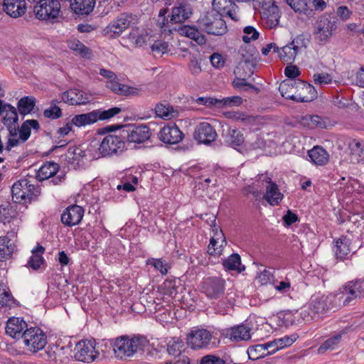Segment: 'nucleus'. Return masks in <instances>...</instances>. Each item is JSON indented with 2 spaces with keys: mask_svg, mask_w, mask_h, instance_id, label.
I'll use <instances>...</instances> for the list:
<instances>
[{
  "mask_svg": "<svg viewBox=\"0 0 364 364\" xmlns=\"http://www.w3.org/2000/svg\"><path fill=\"white\" fill-rule=\"evenodd\" d=\"M114 356L126 360L142 353L149 344V340L142 335H123L109 341Z\"/></svg>",
  "mask_w": 364,
  "mask_h": 364,
  "instance_id": "obj_1",
  "label": "nucleus"
},
{
  "mask_svg": "<svg viewBox=\"0 0 364 364\" xmlns=\"http://www.w3.org/2000/svg\"><path fill=\"white\" fill-rule=\"evenodd\" d=\"M245 35L242 36V41L245 43H250L252 40L255 41L259 38V32L253 26H246L244 28Z\"/></svg>",
  "mask_w": 364,
  "mask_h": 364,
  "instance_id": "obj_58",
  "label": "nucleus"
},
{
  "mask_svg": "<svg viewBox=\"0 0 364 364\" xmlns=\"http://www.w3.org/2000/svg\"><path fill=\"white\" fill-rule=\"evenodd\" d=\"M242 102V99L239 96H232L218 99V108H223L232 106H238Z\"/></svg>",
  "mask_w": 364,
  "mask_h": 364,
  "instance_id": "obj_53",
  "label": "nucleus"
},
{
  "mask_svg": "<svg viewBox=\"0 0 364 364\" xmlns=\"http://www.w3.org/2000/svg\"><path fill=\"white\" fill-rule=\"evenodd\" d=\"M299 338L298 335L293 333L289 336H284L282 338L275 339L277 343H278L279 349L290 346L292 345Z\"/></svg>",
  "mask_w": 364,
  "mask_h": 364,
  "instance_id": "obj_56",
  "label": "nucleus"
},
{
  "mask_svg": "<svg viewBox=\"0 0 364 364\" xmlns=\"http://www.w3.org/2000/svg\"><path fill=\"white\" fill-rule=\"evenodd\" d=\"M225 281L219 277H210L203 279L200 291L210 299L220 298L225 291Z\"/></svg>",
  "mask_w": 364,
  "mask_h": 364,
  "instance_id": "obj_12",
  "label": "nucleus"
},
{
  "mask_svg": "<svg viewBox=\"0 0 364 364\" xmlns=\"http://www.w3.org/2000/svg\"><path fill=\"white\" fill-rule=\"evenodd\" d=\"M332 295H314L311 298L309 309L319 317L326 314L332 306Z\"/></svg>",
  "mask_w": 364,
  "mask_h": 364,
  "instance_id": "obj_17",
  "label": "nucleus"
},
{
  "mask_svg": "<svg viewBox=\"0 0 364 364\" xmlns=\"http://www.w3.org/2000/svg\"><path fill=\"white\" fill-rule=\"evenodd\" d=\"M332 78L327 73H317L314 75V81L316 85H327L331 82Z\"/></svg>",
  "mask_w": 364,
  "mask_h": 364,
  "instance_id": "obj_62",
  "label": "nucleus"
},
{
  "mask_svg": "<svg viewBox=\"0 0 364 364\" xmlns=\"http://www.w3.org/2000/svg\"><path fill=\"white\" fill-rule=\"evenodd\" d=\"M95 347L96 341L94 339L80 341L74 348L75 359L87 363L94 362L100 355Z\"/></svg>",
  "mask_w": 364,
  "mask_h": 364,
  "instance_id": "obj_10",
  "label": "nucleus"
},
{
  "mask_svg": "<svg viewBox=\"0 0 364 364\" xmlns=\"http://www.w3.org/2000/svg\"><path fill=\"white\" fill-rule=\"evenodd\" d=\"M95 0H70V9L78 15H87L95 7Z\"/></svg>",
  "mask_w": 364,
  "mask_h": 364,
  "instance_id": "obj_29",
  "label": "nucleus"
},
{
  "mask_svg": "<svg viewBox=\"0 0 364 364\" xmlns=\"http://www.w3.org/2000/svg\"><path fill=\"white\" fill-rule=\"evenodd\" d=\"M212 65L215 68H221L225 65V58L221 54L215 53L210 57Z\"/></svg>",
  "mask_w": 364,
  "mask_h": 364,
  "instance_id": "obj_64",
  "label": "nucleus"
},
{
  "mask_svg": "<svg viewBox=\"0 0 364 364\" xmlns=\"http://www.w3.org/2000/svg\"><path fill=\"white\" fill-rule=\"evenodd\" d=\"M164 294L170 297L175 298L178 291L176 286L171 281H166L163 284Z\"/></svg>",
  "mask_w": 364,
  "mask_h": 364,
  "instance_id": "obj_61",
  "label": "nucleus"
},
{
  "mask_svg": "<svg viewBox=\"0 0 364 364\" xmlns=\"http://www.w3.org/2000/svg\"><path fill=\"white\" fill-rule=\"evenodd\" d=\"M195 102L200 105H204L208 108H218V99L210 97H200L195 100Z\"/></svg>",
  "mask_w": 364,
  "mask_h": 364,
  "instance_id": "obj_57",
  "label": "nucleus"
},
{
  "mask_svg": "<svg viewBox=\"0 0 364 364\" xmlns=\"http://www.w3.org/2000/svg\"><path fill=\"white\" fill-rule=\"evenodd\" d=\"M4 11L12 18L23 16L26 11L25 0H4Z\"/></svg>",
  "mask_w": 364,
  "mask_h": 364,
  "instance_id": "obj_27",
  "label": "nucleus"
},
{
  "mask_svg": "<svg viewBox=\"0 0 364 364\" xmlns=\"http://www.w3.org/2000/svg\"><path fill=\"white\" fill-rule=\"evenodd\" d=\"M107 87L119 95H127L129 94V87L125 85L119 83L116 81L115 79L108 81L107 82Z\"/></svg>",
  "mask_w": 364,
  "mask_h": 364,
  "instance_id": "obj_49",
  "label": "nucleus"
},
{
  "mask_svg": "<svg viewBox=\"0 0 364 364\" xmlns=\"http://www.w3.org/2000/svg\"><path fill=\"white\" fill-rule=\"evenodd\" d=\"M97 121L95 110L85 114H77L72 118V124L77 127L90 125Z\"/></svg>",
  "mask_w": 364,
  "mask_h": 364,
  "instance_id": "obj_33",
  "label": "nucleus"
},
{
  "mask_svg": "<svg viewBox=\"0 0 364 364\" xmlns=\"http://www.w3.org/2000/svg\"><path fill=\"white\" fill-rule=\"evenodd\" d=\"M61 100H58L57 99L52 100L50 103V107L46 109L43 111V116L46 118L50 119H57L61 117L62 116V110L57 105L58 103L61 102Z\"/></svg>",
  "mask_w": 364,
  "mask_h": 364,
  "instance_id": "obj_44",
  "label": "nucleus"
},
{
  "mask_svg": "<svg viewBox=\"0 0 364 364\" xmlns=\"http://www.w3.org/2000/svg\"><path fill=\"white\" fill-rule=\"evenodd\" d=\"M336 28V20L334 16L323 15L316 22L315 33L321 43H325Z\"/></svg>",
  "mask_w": 364,
  "mask_h": 364,
  "instance_id": "obj_14",
  "label": "nucleus"
},
{
  "mask_svg": "<svg viewBox=\"0 0 364 364\" xmlns=\"http://www.w3.org/2000/svg\"><path fill=\"white\" fill-rule=\"evenodd\" d=\"M23 342L27 350L36 353L44 348L47 344V336L39 327L31 326L26 328L23 333Z\"/></svg>",
  "mask_w": 364,
  "mask_h": 364,
  "instance_id": "obj_8",
  "label": "nucleus"
},
{
  "mask_svg": "<svg viewBox=\"0 0 364 364\" xmlns=\"http://www.w3.org/2000/svg\"><path fill=\"white\" fill-rule=\"evenodd\" d=\"M191 6L186 1L177 2L172 8L171 22V23H181L188 19L192 15Z\"/></svg>",
  "mask_w": 364,
  "mask_h": 364,
  "instance_id": "obj_24",
  "label": "nucleus"
},
{
  "mask_svg": "<svg viewBox=\"0 0 364 364\" xmlns=\"http://www.w3.org/2000/svg\"><path fill=\"white\" fill-rule=\"evenodd\" d=\"M31 129L36 132L40 129V124L36 119H27L19 127V136L21 142H26L31 136Z\"/></svg>",
  "mask_w": 364,
  "mask_h": 364,
  "instance_id": "obj_34",
  "label": "nucleus"
},
{
  "mask_svg": "<svg viewBox=\"0 0 364 364\" xmlns=\"http://www.w3.org/2000/svg\"><path fill=\"white\" fill-rule=\"evenodd\" d=\"M258 180L266 183L263 198L272 206L279 205L284 198V194L281 193L279 186L267 173L258 175Z\"/></svg>",
  "mask_w": 364,
  "mask_h": 364,
  "instance_id": "obj_13",
  "label": "nucleus"
},
{
  "mask_svg": "<svg viewBox=\"0 0 364 364\" xmlns=\"http://www.w3.org/2000/svg\"><path fill=\"white\" fill-rule=\"evenodd\" d=\"M248 357L250 360H256L268 355L266 352L264 344L252 346L247 349Z\"/></svg>",
  "mask_w": 364,
  "mask_h": 364,
  "instance_id": "obj_46",
  "label": "nucleus"
},
{
  "mask_svg": "<svg viewBox=\"0 0 364 364\" xmlns=\"http://www.w3.org/2000/svg\"><path fill=\"white\" fill-rule=\"evenodd\" d=\"M341 340V334H336L327 340L318 348L319 353H323L325 350L334 349Z\"/></svg>",
  "mask_w": 364,
  "mask_h": 364,
  "instance_id": "obj_50",
  "label": "nucleus"
},
{
  "mask_svg": "<svg viewBox=\"0 0 364 364\" xmlns=\"http://www.w3.org/2000/svg\"><path fill=\"white\" fill-rule=\"evenodd\" d=\"M151 51L163 55L168 51V43L163 41H156L151 46Z\"/></svg>",
  "mask_w": 364,
  "mask_h": 364,
  "instance_id": "obj_59",
  "label": "nucleus"
},
{
  "mask_svg": "<svg viewBox=\"0 0 364 364\" xmlns=\"http://www.w3.org/2000/svg\"><path fill=\"white\" fill-rule=\"evenodd\" d=\"M40 193V188L31 184L27 178L18 181L11 188L12 199L17 203H31L36 200Z\"/></svg>",
  "mask_w": 364,
  "mask_h": 364,
  "instance_id": "obj_5",
  "label": "nucleus"
},
{
  "mask_svg": "<svg viewBox=\"0 0 364 364\" xmlns=\"http://www.w3.org/2000/svg\"><path fill=\"white\" fill-rule=\"evenodd\" d=\"M125 136L114 134L105 136L98 146V156L107 157L122 153L125 146Z\"/></svg>",
  "mask_w": 364,
  "mask_h": 364,
  "instance_id": "obj_9",
  "label": "nucleus"
},
{
  "mask_svg": "<svg viewBox=\"0 0 364 364\" xmlns=\"http://www.w3.org/2000/svg\"><path fill=\"white\" fill-rule=\"evenodd\" d=\"M97 117V120H108L114 117L122 112L120 107H114L108 109H95Z\"/></svg>",
  "mask_w": 364,
  "mask_h": 364,
  "instance_id": "obj_47",
  "label": "nucleus"
},
{
  "mask_svg": "<svg viewBox=\"0 0 364 364\" xmlns=\"http://www.w3.org/2000/svg\"><path fill=\"white\" fill-rule=\"evenodd\" d=\"M154 110L156 117L165 120H170L179 117V110L174 108L166 101L157 103Z\"/></svg>",
  "mask_w": 364,
  "mask_h": 364,
  "instance_id": "obj_28",
  "label": "nucleus"
},
{
  "mask_svg": "<svg viewBox=\"0 0 364 364\" xmlns=\"http://www.w3.org/2000/svg\"><path fill=\"white\" fill-rule=\"evenodd\" d=\"M183 342L178 338H173L168 343L167 351L169 355L177 356L181 355Z\"/></svg>",
  "mask_w": 364,
  "mask_h": 364,
  "instance_id": "obj_52",
  "label": "nucleus"
},
{
  "mask_svg": "<svg viewBox=\"0 0 364 364\" xmlns=\"http://www.w3.org/2000/svg\"><path fill=\"white\" fill-rule=\"evenodd\" d=\"M213 11L223 16H228L235 21H239L237 12L238 6L232 0H213Z\"/></svg>",
  "mask_w": 364,
  "mask_h": 364,
  "instance_id": "obj_19",
  "label": "nucleus"
},
{
  "mask_svg": "<svg viewBox=\"0 0 364 364\" xmlns=\"http://www.w3.org/2000/svg\"><path fill=\"white\" fill-rule=\"evenodd\" d=\"M326 119L318 115H306L302 117L301 124L308 127L309 129H326L328 126Z\"/></svg>",
  "mask_w": 364,
  "mask_h": 364,
  "instance_id": "obj_37",
  "label": "nucleus"
},
{
  "mask_svg": "<svg viewBox=\"0 0 364 364\" xmlns=\"http://www.w3.org/2000/svg\"><path fill=\"white\" fill-rule=\"evenodd\" d=\"M222 264L225 270L237 271L240 273L245 269V267L241 264L240 256L237 253H233L223 259Z\"/></svg>",
  "mask_w": 364,
  "mask_h": 364,
  "instance_id": "obj_36",
  "label": "nucleus"
},
{
  "mask_svg": "<svg viewBox=\"0 0 364 364\" xmlns=\"http://www.w3.org/2000/svg\"><path fill=\"white\" fill-rule=\"evenodd\" d=\"M180 33L181 35H183L194 40L199 45H203L206 43L205 37L203 34H201L198 29L196 28L193 26H183L180 29Z\"/></svg>",
  "mask_w": 364,
  "mask_h": 364,
  "instance_id": "obj_42",
  "label": "nucleus"
},
{
  "mask_svg": "<svg viewBox=\"0 0 364 364\" xmlns=\"http://www.w3.org/2000/svg\"><path fill=\"white\" fill-rule=\"evenodd\" d=\"M14 298L11 294L0 284V308L10 306L13 303Z\"/></svg>",
  "mask_w": 364,
  "mask_h": 364,
  "instance_id": "obj_54",
  "label": "nucleus"
},
{
  "mask_svg": "<svg viewBox=\"0 0 364 364\" xmlns=\"http://www.w3.org/2000/svg\"><path fill=\"white\" fill-rule=\"evenodd\" d=\"M8 109L6 114L3 118V123L5 126L16 124L18 120L16 109L11 105H7Z\"/></svg>",
  "mask_w": 364,
  "mask_h": 364,
  "instance_id": "obj_48",
  "label": "nucleus"
},
{
  "mask_svg": "<svg viewBox=\"0 0 364 364\" xmlns=\"http://www.w3.org/2000/svg\"><path fill=\"white\" fill-rule=\"evenodd\" d=\"M85 210L77 205L67 207L61 215V222L68 227H73L80 223L84 216Z\"/></svg>",
  "mask_w": 364,
  "mask_h": 364,
  "instance_id": "obj_20",
  "label": "nucleus"
},
{
  "mask_svg": "<svg viewBox=\"0 0 364 364\" xmlns=\"http://www.w3.org/2000/svg\"><path fill=\"white\" fill-rule=\"evenodd\" d=\"M85 156V151L77 146L70 147L65 154L66 160L71 164L80 165Z\"/></svg>",
  "mask_w": 364,
  "mask_h": 364,
  "instance_id": "obj_41",
  "label": "nucleus"
},
{
  "mask_svg": "<svg viewBox=\"0 0 364 364\" xmlns=\"http://www.w3.org/2000/svg\"><path fill=\"white\" fill-rule=\"evenodd\" d=\"M309 41L304 36L299 35L295 37L289 43L279 48L275 43H269L274 53H277L279 59L284 63H293L296 57L304 52L308 45Z\"/></svg>",
  "mask_w": 364,
  "mask_h": 364,
  "instance_id": "obj_2",
  "label": "nucleus"
},
{
  "mask_svg": "<svg viewBox=\"0 0 364 364\" xmlns=\"http://www.w3.org/2000/svg\"><path fill=\"white\" fill-rule=\"evenodd\" d=\"M350 160L356 164L364 159V145L357 139H353L348 144Z\"/></svg>",
  "mask_w": 364,
  "mask_h": 364,
  "instance_id": "obj_35",
  "label": "nucleus"
},
{
  "mask_svg": "<svg viewBox=\"0 0 364 364\" xmlns=\"http://www.w3.org/2000/svg\"><path fill=\"white\" fill-rule=\"evenodd\" d=\"M59 170V165L53 161L44 163L37 171L36 178L38 181H44L54 176Z\"/></svg>",
  "mask_w": 364,
  "mask_h": 364,
  "instance_id": "obj_30",
  "label": "nucleus"
},
{
  "mask_svg": "<svg viewBox=\"0 0 364 364\" xmlns=\"http://www.w3.org/2000/svg\"><path fill=\"white\" fill-rule=\"evenodd\" d=\"M60 9L58 0H39L33 7V12L40 20H50L59 16Z\"/></svg>",
  "mask_w": 364,
  "mask_h": 364,
  "instance_id": "obj_11",
  "label": "nucleus"
},
{
  "mask_svg": "<svg viewBox=\"0 0 364 364\" xmlns=\"http://www.w3.org/2000/svg\"><path fill=\"white\" fill-rule=\"evenodd\" d=\"M200 364H225V360L218 355L209 354L200 358Z\"/></svg>",
  "mask_w": 364,
  "mask_h": 364,
  "instance_id": "obj_60",
  "label": "nucleus"
},
{
  "mask_svg": "<svg viewBox=\"0 0 364 364\" xmlns=\"http://www.w3.org/2000/svg\"><path fill=\"white\" fill-rule=\"evenodd\" d=\"M350 240L347 237H341L336 242L335 254L337 258L344 259L350 252Z\"/></svg>",
  "mask_w": 364,
  "mask_h": 364,
  "instance_id": "obj_38",
  "label": "nucleus"
},
{
  "mask_svg": "<svg viewBox=\"0 0 364 364\" xmlns=\"http://www.w3.org/2000/svg\"><path fill=\"white\" fill-rule=\"evenodd\" d=\"M26 328H28V324L23 318L12 317L10 318L6 323V333L14 338H22L23 337V331Z\"/></svg>",
  "mask_w": 364,
  "mask_h": 364,
  "instance_id": "obj_25",
  "label": "nucleus"
},
{
  "mask_svg": "<svg viewBox=\"0 0 364 364\" xmlns=\"http://www.w3.org/2000/svg\"><path fill=\"white\" fill-rule=\"evenodd\" d=\"M135 21V15L129 13H122L104 28V35L109 38H117L134 24Z\"/></svg>",
  "mask_w": 364,
  "mask_h": 364,
  "instance_id": "obj_7",
  "label": "nucleus"
},
{
  "mask_svg": "<svg viewBox=\"0 0 364 364\" xmlns=\"http://www.w3.org/2000/svg\"><path fill=\"white\" fill-rule=\"evenodd\" d=\"M193 136L199 144L209 145L216 140L218 134L210 123L203 122L196 126Z\"/></svg>",
  "mask_w": 364,
  "mask_h": 364,
  "instance_id": "obj_16",
  "label": "nucleus"
},
{
  "mask_svg": "<svg viewBox=\"0 0 364 364\" xmlns=\"http://www.w3.org/2000/svg\"><path fill=\"white\" fill-rule=\"evenodd\" d=\"M222 136L225 144L235 149L241 146L245 141L242 132L236 128L228 127L223 129Z\"/></svg>",
  "mask_w": 364,
  "mask_h": 364,
  "instance_id": "obj_26",
  "label": "nucleus"
},
{
  "mask_svg": "<svg viewBox=\"0 0 364 364\" xmlns=\"http://www.w3.org/2000/svg\"><path fill=\"white\" fill-rule=\"evenodd\" d=\"M297 80H285L279 85V90L282 96L286 99L291 100L297 102H308L309 98L305 95L299 93L294 95V90L299 91L297 87Z\"/></svg>",
  "mask_w": 364,
  "mask_h": 364,
  "instance_id": "obj_21",
  "label": "nucleus"
},
{
  "mask_svg": "<svg viewBox=\"0 0 364 364\" xmlns=\"http://www.w3.org/2000/svg\"><path fill=\"white\" fill-rule=\"evenodd\" d=\"M289 64L284 69V74L287 77H288L289 80H296V77L300 75V71L299 68L296 65H292Z\"/></svg>",
  "mask_w": 364,
  "mask_h": 364,
  "instance_id": "obj_63",
  "label": "nucleus"
},
{
  "mask_svg": "<svg viewBox=\"0 0 364 364\" xmlns=\"http://www.w3.org/2000/svg\"><path fill=\"white\" fill-rule=\"evenodd\" d=\"M14 250V245L7 236L0 237V261L11 258Z\"/></svg>",
  "mask_w": 364,
  "mask_h": 364,
  "instance_id": "obj_40",
  "label": "nucleus"
},
{
  "mask_svg": "<svg viewBox=\"0 0 364 364\" xmlns=\"http://www.w3.org/2000/svg\"><path fill=\"white\" fill-rule=\"evenodd\" d=\"M91 100L90 94L78 89H70L61 95V101L70 105H85Z\"/></svg>",
  "mask_w": 364,
  "mask_h": 364,
  "instance_id": "obj_22",
  "label": "nucleus"
},
{
  "mask_svg": "<svg viewBox=\"0 0 364 364\" xmlns=\"http://www.w3.org/2000/svg\"><path fill=\"white\" fill-rule=\"evenodd\" d=\"M296 83L299 90H301L304 93L309 94V96L306 95L309 98L308 102L311 101L313 99L316 97L317 92L312 85L301 80H298Z\"/></svg>",
  "mask_w": 364,
  "mask_h": 364,
  "instance_id": "obj_51",
  "label": "nucleus"
},
{
  "mask_svg": "<svg viewBox=\"0 0 364 364\" xmlns=\"http://www.w3.org/2000/svg\"><path fill=\"white\" fill-rule=\"evenodd\" d=\"M44 252L45 248L42 245H38L36 247L32 250V255L30 257L27 265L35 270L39 269L41 265L44 262V259L42 256Z\"/></svg>",
  "mask_w": 364,
  "mask_h": 364,
  "instance_id": "obj_39",
  "label": "nucleus"
},
{
  "mask_svg": "<svg viewBox=\"0 0 364 364\" xmlns=\"http://www.w3.org/2000/svg\"><path fill=\"white\" fill-rule=\"evenodd\" d=\"M215 236L217 237H213L210 240L208 252L214 257H219L223 252V243L226 244V240L221 230L219 234L216 233Z\"/></svg>",
  "mask_w": 364,
  "mask_h": 364,
  "instance_id": "obj_32",
  "label": "nucleus"
},
{
  "mask_svg": "<svg viewBox=\"0 0 364 364\" xmlns=\"http://www.w3.org/2000/svg\"><path fill=\"white\" fill-rule=\"evenodd\" d=\"M69 47L71 50L79 53L83 58H87L89 54V48L78 40L70 41Z\"/></svg>",
  "mask_w": 364,
  "mask_h": 364,
  "instance_id": "obj_55",
  "label": "nucleus"
},
{
  "mask_svg": "<svg viewBox=\"0 0 364 364\" xmlns=\"http://www.w3.org/2000/svg\"><path fill=\"white\" fill-rule=\"evenodd\" d=\"M364 295V278L347 282L340 291L333 296L335 302L340 306H348Z\"/></svg>",
  "mask_w": 364,
  "mask_h": 364,
  "instance_id": "obj_3",
  "label": "nucleus"
},
{
  "mask_svg": "<svg viewBox=\"0 0 364 364\" xmlns=\"http://www.w3.org/2000/svg\"><path fill=\"white\" fill-rule=\"evenodd\" d=\"M215 338L213 333L207 329L194 327L187 334L186 343L193 350L210 348L215 346V342L212 340Z\"/></svg>",
  "mask_w": 364,
  "mask_h": 364,
  "instance_id": "obj_6",
  "label": "nucleus"
},
{
  "mask_svg": "<svg viewBox=\"0 0 364 364\" xmlns=\"http://www.w3.org/2000/svg\"><path fill=\"white\" fill-rule=\"evenodd\" d=\"M286 2L295 12L304 14L306 16L312 13V10L308 7L306 0H286Z\"/></svg>",
  "mask_w": 364,
  "mask_h": 364,
  "instance_id": "obj_45",
  "label": "nucleus"
},
{
  "mask_svg": "<svg viewBox=\"0 0 364 364\" xmlns=\"http://www.w3.org/2000/svg\"><path fill=\"white\" fill-rule=\"evenodd\" d=\"M123 132L126 134L124 136L127 141L134 144L144 143L149 140L151 135L150 129L144 124H129L126 126V129L123 130Z\"/></svg>",
  "mask_w": 364,
  "mask_h": 364,
  "instance_id": "obj_15",
  "label": "nucleus"
},
{
  "mask_svg": "<svg viewBox=\"0 0 364 364\" xmlns=\"http://www.w3.org/2000/svg\"><path fill=\"white\" fill-rule=\"evenodd\" d=\"M252 327L249 323L235 325L226 330V336L232 341H247L251 338Z\"/></svg>",
  "mask_w": 364,
  "mask_h": 364,
  "instance_id": "obj_23",
  "label": "nucleus"
},
{
  "mask_svg": "<svg viewBox=\"0 0 364 364\" xmlns=\"http://www.w3.org/2000/svg\"><path fill=\"white\" fill-rule=\"evenodd\" d=\"M200 30L210 35L223 36L228 31V27L223 17L213 11L201 16L197 21Z\"/></svg>",
  "mask_w": 364,
  "mask_h": 364,
  "instance_id": "obj_4",
  "label": "nucleus"
},
{
  "mask_svg": "<svg viewBox=\"0 0 364 364\" xmlns=\"http://www.w3.org/2000/svg\"><path fill=\"white\" fill-rule=\"evenodd\" d=\"M311 161L316 165L323 166L328 161L329 155L321 146H316L308 151Z\"/></svg>",
  "mask_w": 364,
  "mask_h": 364,
  "instance_id": "obj_31",
  "label": "nucleus"
},
{
  "mask_svg": "<svg viewBox=\"0 0 364 364\" xmlns=\"http://www.w3.org/2000/svg\"><path fill=\"white\" fill-rule=\"evenodd\" d=\"M159 139L166 144H177L184 138L183 133L173 122L162 127L159 133Z\"/></svg>",
  "mask_w": 364,
  "mask_h": 364,
  "instance_id": "obj_18",
  "label": "nucleus"
},
{
  "mask_svg": "<svg viewBox=\"0 0 364 364\" xmlns=\"http://www.w3.org/2000/svg\"><path fill=\"white\" fill-rule=\"evenodd\" d=\"M36 102V98L32 96L22 97L17 105L19 113L22 115L30 114L34 109Z\"/></svg>",
  "mask_w": 364,
  "mask_h": 364,
  "instance_id": "obj_43",
  "label": "nucleus"
}]
</instances>
